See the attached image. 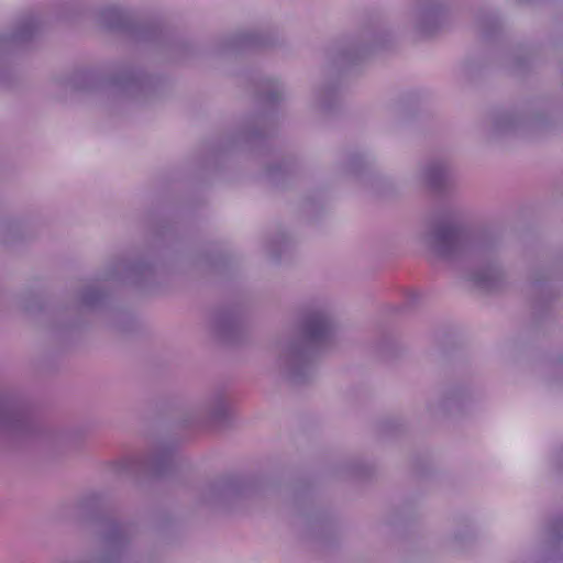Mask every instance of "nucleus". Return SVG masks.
<instances>
[{"mask_svg":"<svg viewBox=\"0 0 563 563\" xmlns=\"http://www.w3.org/2000/svg\"><path fill=\"white\" fill-rule=\"evenodd\" d=\"M438 19V15L437 13L434 12H427L424 15H423V21L421 23V29L423 32H429V24L431 23H434Z\"/></svg>","mask_w":563,"mask_h":563,"instance_id":"3","label":"nucleus"},{"mask_svg":"<svg viewBox=\"0 0 563 563\" xmlns=\"http://www.w3.org/2000/svg\"><path fill=\"white\" fill-rule=\"evenodd\" d=\"M432 240L437 252L442 256L453 255L463 242L461 232L453 228L439 229Z\"/></svg>","mask_w":563,"mask_h":563,"instance_id":"1","label":"nucleus"},{"mask_svg":"<svg viewBox=\"0 0 563 563\" xmlns=\"http://www.w3.org/2000/svg\"><path fill=\"white\" fill-rule=\"evenodd\" d=\"M331 333V327L328 319L323 316L311 318L305 329L306 338L316 343L325 341Z\"/></svg>","mask_w":563,"mask_h":563,"instance_id":"2","label":"nucleus"}]
</instances>
